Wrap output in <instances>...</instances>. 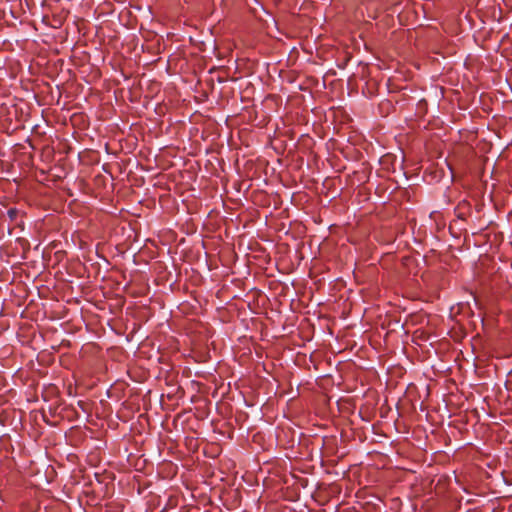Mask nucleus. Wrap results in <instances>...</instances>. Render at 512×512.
Here are the masks:
<instances>
[{
  "mask_svg": "<svg viewBox=\"0 0 512 512\" xmlns=\"http://www.w3.org/2000/svg\"><path fill=\"white\" fill-rule=\"evenodd\" d=\"M7 214H8V217L11 219V220H15L17 215H18V210L16 208H10L8 211H7Z\"/></svg>",
  "mask_w": 512,
  "mask_h": 512,
  "instance_id": "1",
  "label": "nucleus"
}]
</instances>
